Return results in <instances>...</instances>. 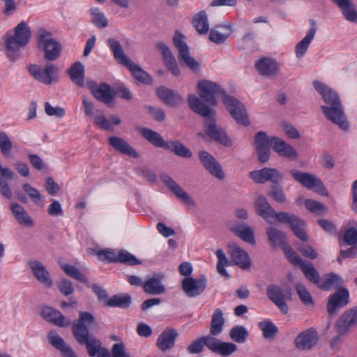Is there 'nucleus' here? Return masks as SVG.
Wrapping results in <instances>:
<instances>
[{
    "instance_id": "ddd939ff",
    "label": "nucleus",
    "mask_w": 357,
    "mask_h": 357,
    "mask_svg": "<svg viewBox=\"0 0 357 357\" xmlns=\"http://www.w3.org/2000/svg\"><path fill=\"white\" fill-rule=\"evenodd\" d=\"M349 302V290L344 287H341L334 294L330 295L327 303V312L330 315L327 328H329L333 319V316L336 312L345 307Z\"/></svg>"
},
{
    "instance_id": "5701e85b",
    "label": "nucleus",
    "mask_w": 357,
    "mask_h": 357,
    "mask_svg": "<svg viewBox=\"0 0 357 357\" xmlns=\"http://www.w3.org/2000/svg\"><path fill=\"white\" fill-rule=\"evenodd\" d=\"M160 178L168 189L185 204L190 206L195 205L194 200L189 194L184 191L170 176L167 174H162Z\"/></svg>"
},
{
    "instance_id": "2eb2a0df",
    "label": "nucleus",
    "mask_w": 357,
    "mask_h": 357,
    "mask_svg": "<svg viewBox=\"0 0 357 357\" xmlns=\"http://www.w3.org/2000/svg\"><path fill=\"white\" fill-rule=\"evenodd\" d=\"M357 328V306L344 311L334 325L336 333L348 334Z\"/></svg>"
},
{
    "instance_id": "a19ab883",
    "label": "nucleus",
    "mask_w": 357,
    "mask_h": 357,
    "mask_svg": "<svg viewBox=\"0 0 357 357\" xmlns=\"http://www.w3.org/2000/svg\"><path fill=\"white\" fill-rule=\"evenodd\" d=\"M67 73L75 84L81 87L84 86V66L80 61L74 63Z\"/></svg>"
},
{
    "instance_id": "f03ea898",
    "label": "nucleus",
    "mask_w": 357,
    "mask_h": 357,
    "mask_svg": "<svg viewBox=\"0 0 357 357\" xmlns=\"http://www.w3.org/2000/svg\"><path fill=\"white\" fill-rule=\"evenodd\" d=\"M313 86L321 95L326 104L321 107L325 117L333 123L337 125L340 129L348 130L349 123L347 121L342 100L337 91L317 80L313 82Z\"/></svg>"
},
{
    "instance_id": "4468645a",
    "label": "nucleus",
    "mask_w": 357,
    "mask_h": 357,
    "mask_svg": "<svg viewBox=\"0 0 357 357\" xmlns=\"http://www.w3.org/2000/svg\"><path fill=\"white\" fill-rule=\"evenodd\" d=\"M185 36L176 31L173 38V43L178 50V59L181 62L185 63L192 70L199 68V64L190 55L189 48L184 40Z\"/></svg>"
},
{
    "instance_id": "aec40b11",
    "label": "nucleus",
    "mask_w": 357,
    "mask_h": 357,
    "mask_svg": "<svg viewBox=\"0 0 357 357\" xmlns=\"http://www.w3.org/2000/svg\"><path fill=\"white\" fill-rule=\"evenodd\" d=\"M228 249L232 261L236 266L244 271L250 268L252 261L247 252L233 242L228 244Z\"/></svg>"
},
{
    "instance_id": "58836bf2",
    "label": "nucleus",
    "mask_w": 357,
    "mask_h": 357,
    "mask_svg": "<svg viewBox=\"0 0 357 357\" xmlns=\"http://www.w3.org/2000/svg\"><path fill=\"white\" fill-rule=\"evenodd\" d=\"M231 231L243 241L251 245L255 244L253 229L246 223L243 222L231 228Z\"/></svg>"
},
{
    "instance_id": "9b49d317",
    "label": "nucleus",
    "mask_w": 357,
    "mask_h": 357,
    "mask_svg": "<svg viewBox=\"0 0 357 357\" xmlns=\"http://www.w3.org/2000/svg\"><path fill=\"white\" fill-rule=\"evenodd\" d=\"M29 73L38 82L46 85L56 83L58 79V68L51 63H48L44 68L37 65H31Z\"/></svg>"
},
{
    "instance_id": "69168bd1",
    "label": "nucleus",
    "mask_w": 357,
    "mask_h": 357,
    "mask_svg": "<svg viewBox=\"0 0 357 357\" xmlns=\"http://www.w3.org/2000/svg\"><path fill=\"white\" fill-rule=\"evenodd\" d=\"M45 112L47 115L54 116L58 118H63L66 114V111L61 107H52L48 102L45 103Z\"/></svg>"
},
{
    "instance_id": "412c9836",
    "label": "nucleus",
    "mask_w": 357,
    "mask_h": 357,
    "mask_svg": "<svg viewBox=\"0 0 357 357\" xmlns=\"http://www.w3.org/2000/svg\"><path fill=\"white\" fill-rule=\"evenodd\" d=\"M198 155L202 164L211 175L221 180L225 177L220 162L211 153L199 151Z\"/></svg>"
},
{
    "instance_id": "f3484780",
    "label": "nucleus",
    "mask_w": 357,
    "mask_h": 357,
    "mask_svg": "<svg viewBox=\"0 0 357 357\" xmlns=\"http://www.w3.org/2000/svg\"><path fill=\"white\" fill-rule=\"evenodd\" d=\"M207 286L206 276L201 275L199 279L188 277L183 279L181 287L183 292L189 298H194L201 295Z\"/></svg>"
},
{
    "instance_id": "1a4fd4ad",
    "label": "nucleus",
    "mask_w": 357,
    "mask_h": 357,
    "mask_svg": "<svg viewBox=\"0 0 357 357\" xmlns=\"http://www.w3.org/2000/svg\"><path fill=\"white\" fill-rule=\"evenodd\" d=\"M224 104L231 116L238 124L244 126L250 125L246 109L241 101L233 96L225 95Z\"/></svg>"
},
{
    "instance_id": "b1692460",
    "label": "nucleus",
    "mask_w": 357,
    "mask_h": 357,
    "mask_svg": "<svg viewBox=\"0 0 357 357\" xmlns=\"http://www.w3.org/2000/svg\"><path fill=\"white\" fill-rule=\"evenodd\" d=\"M266 296L284 314L288 313L289 308L286 303V296L281 287L275 284H270L266 289Z\"/></svg>"
},
{
    "instance_id": "09e8293b",
    "label": "nucleus",
    "mask_w": 357,
    "mask_h": 357,
    "mask_svg": "<svg viewBox=\"0 0 357 357\" xmlns=\"http://www.w3.org/2000/svg\"><path fill=\"white\" fill-rule=\"evenodd\" d=\"M248 331L243 326H234L229 331L230 338L237 343H244L248 337Z\"/></svg>"
},
{
    "instance_id": "bb28decb",
    "label": "nucleus",
    "mask_w": 357,
    "mask_h": 357,
    "mask_svg": "<svg viewBox=\"0 0 357 357\" xmlns=\"http://www.w3.org/2000/svg\"><path fill=\"white\" fill-rule=\"evenodd\" d=\"M28 266L37 280L45 287L50 288L52 286V281L44 265L38 260H30Z\"/></svg>"
},
{
    "instance_id": "4d7b16f0",
    "label": "nucleus",
    "mask_w": 357,
    "mask_h": 357,
    "mask_svg": "<svg viewBox=\"0 0 357 357\" xmlns=\"http://www.w3.org/2000/svg\"><path fill=\"white\" fill-rule=\"evenodd\" d=\"M280 248L284 251L285 257L292 264L299 266L304 261L287 243Z\"/></svg>"
},
{
    "instance_id": "6ab92c4d",
    "label": "nucleus",
    "mask_w": 357,
    "mask_h": 357,
    "mask_svg": "<svg viewBox=\"0 0 357 357\" xmlns=\"http://www.w3.org/2000/svg\"><path fill=\"white\" fill-rule=\"evenodd\" d=\"M319 340L317 329L310 327L300 333L294 340L295 347L303 351H310L314 348Z\"/></svg>"
},
{
    "instance_id": "c85d7f7f",
    "label": "nucleus",
    "mask_w": 357,
    "mask_h": 357,
    "mask_svg": "<svg viewBox=\"0 0 357 357\" xmlns=\"http://www.w3.org/2000/svg\"><path fill=\"white\" fill-rule=\"evenodd\" d=\"M108 140L109 145L116 151L134 158L140 157V154L124 139L113 136L109 137Z\"/></svg>"
},
{
    "instance_id": "8fccbe9b",
    "label": "nucleus",
    "mask_w": 357,
    "mask_h": 357,
    "mask_svg": "<svg viewBox=\"0 0 357 357\" xmlns=\"http://www.w3.org/2000/svg\"><path fill=\"white\" fill-rule=\"evenodd\" d=\"M215 255L218 259L217 264V270L218 273L225 278H229V275L225 267L230 266L231 264V262L228 260V259L226 257V255L225 254L222 249H218L215 252Z\"/></svg>"
},
{
    "instance_id": "13d9d810",
    "label": "nucleus",
    "mask_w": 357,
    "mask_h": 357,
    "mask_svg": "<svg viewBox=\"0 0 357 357\" xmlns=\"http://www.w3.org/2000/svg\"><path fill=\"white\" fill-rule=\"evenodd\" d=\"M296 292L301 300L302 303L305 305H313L314 301L310 292L303 284H297L296 286Z\"/></svg>"
},
{
    "instance_id": "4be33fe9",
    "label": "nucleus",
    "mask_w": 357,
    "mask_h": 357,
    "mask_svg": "<svg viewBox=\"0 0 357 357\" xmlns=\"http://www.w3.org/2000/svg\"><path fill=\"white\" fill-rule=\"evenodd\" d=\"M255 208L257 215L264 218L267 222L272 224L278 220V212H276L270 205L267 199L261 195L258 197Z\"/></svg>"
},
{
    "instance_id": "a878e982",
    "label": "nucleus",
    "mask_w": 357,
    "mask_h": 357,
    "mask_svg": "<svg viewBox=\"0 0 357 357\" xmlns=\"http://www.w3.org/2000/svg\"><path fill=\"white\" fill-rule=\"evenodd\" d=\"M238 347L232 342H222L220 339L211 336L209 350L222 357H227L234 354Z\"/></svg>"
},
{
    "instance_id": "3c124183",
    "label": "nucleus",
    "mask_w": 357,
    "mask_h": 357,
    "mask_svg": "<svg viewBox=\"0 0 357 357\" xmlns=\"http://www.w3.org/2000/svg\"><path fill=\"white\" fill-rule=\"evenodd\" d=\"M268 196L279 204H284L287 197L280 183L271 185Z\"/></svg>"
},
{
    "instance_id": "864d4df0",
    "label": "nucleus",
    "mask_w": 357,
    "mask_h": 357,
    "mask_svg": "<svg viewBox=\"0 0 357 357\" xmlns=\"http://www.w3.org/2000/svg\"><path fill=\"white\" fill-rule=\"evenodd\" d=\"M118 263L123 264L127 266H135L142 264V261L126 250H119Z\"/></svg>"
},
{
    "instance_id": "7c9ffc66",
    "label": "nucleus",
    "mask_w": 357,
    "mask_h": 357,
    "mask_svg": "<svg viewBox=\"0 0 357 357\" xmlns=\"http://www.w3.org/2000/svg\"><path fill=\"white\" fill-rule=\"evenodd\" d=\"M49 342L56 349L61 352L63 357H77L73 349L66 344L63 339L54 331L48 333Z\"/></svg>"
},
{
    "instance_id": "0eeeda50",
    "label": "nucleus",
    "mask_w": 357,
    "mask_h": 357,
    "mask_svg": "<svg viewBox=\"0 0 357 357\" xmlns=\"http://www.w3.org/2000/svg\"><path fill=\"white\" fill-rule=\"evenodd\" d=\"M38 45L43 47L44 59L50 61L56 60L61 54V45L52 38L51 32L43 27L38 29Z\"/></svg>"
},
{
    "instance_id": "f8f14e48",
    "label": "nucleus",
    "mask_w": 357,
    "mask_h": 357,
    "mask_svg": "<svg viewBox=\"0 0 357 357\" xmlns=\"http://www.w3.org/2000/svg\"><path fill=\"white\" fill-rule=\"evenodd\" d=\"M292 177L302 184L304 187L309 189H314L319 194L328 196V192L324 183L319 178L307 172H301L296 169H291L290 172Z\"/></svg>"
},
{
    "instance_id": "9d476101",
    "label": "nucleus",
    "mask_w": 357,
    "mask_h": 357,
    "mask_svg": "<svg viewBox=\"0 0 357 357\" xmlns=\"http://www.w3.org/2000/svg\"><path fill=\"white\" fill-rule=\"evenodd\" d=\"M277 221L288 225L298 238L303 241H307V234L303 229L305 222L298 216L287 212L280 211L278 212Z\"/></svg>"
},
{
    "instance_id": "20e7f679",
    "label": "nucleus",
    "mask_w": 357,
    "mask_h": 357,
    "mask_svg": "<svg viewBox=\"0 0 357 357\" xmlns=\"http://www.w3.org/2000/svg\"><path fill=\"white\" fill-rule=\"evenodd\" d=\"M253 145L261 163H265L269 160L270 148H272L282 157L290 160H296L298 158V153L292 146L278 137H269L264 131H259L255 134Z\"/></svg>"
},
{
    "instance_id": "a18cd8bd",
    "label": "nucleus",
    "mask_w": 357,
    "mask_h": 357,
    "mask_svg": "<svg viewBox=\"0 0 357 357\" xmlns=\"http://www.w3.org/2000/svg\"><path fill=\"white\" fill-rule=\"evenodd\" d=\"M211 343V335L202 336L194 340L187 347V351L190 354H201L206 346L209 349Z\"/></svg>"
},
{
    "instance_id": "680f3d73",
    "label": "nucleus",
    "mask_w": 357,
    "mask_h": 357,
    "mask_svg": "<svg viewBox=\"0 0 357 357\" xmlns=\"http://www.w3.org/2000/svg\"><path fill=\"white\" fill-rule=\"evenodd\" d=\"M100 260L109 263H118L119 254L116 255L113 250L102 249L97 252Z\"/></svg>"
},
{
    "instance_id": "393cba45",
    "label": "nucleus",
    "mask_w": 357,
    "mask_h": 357,
    "mask_svg": "<svg viewBox=\"0 0 357 357\" xmlns=\"http://www.w3.org/2000/svg\"><path fill=\"white\" fill-rule=\"evenodd\" d=\"M156 92L162 102L172 107L178 106L184 101L183 97L181 94L166 86L158 87Z\"/></svg>"
},
{
    "instance_id": "7ed1b4c3",
    "label": "nucleus",
    "mask_w": 357,
    "mask_h": 357,
    "mask_svg": "<svg viewBox=\"0 0 357 357\" xmlns=\"http://www.w3.org/2000/svg\"><path fill=\"white\" fill-rule=\"evenodd\" d=\"M189 107L195 113L204 118V128L205 133L214 142L225 147H230L233 144L231 139L226 131L216 124L215 118V112L208 107L195 94H190L188 97Z\"/></svg>"
},
{
    "instance_id": "e2e57ef3",
    "label": "nucleus",
    "mask_w": 357,
    "mask_h": 357,
    "mask_svg": "<svg viewBox=\"0 0 357 357\" xmlns=\"http://www.w3.org/2000/svg\"><path fill=\"white\" fill-rule=\"evenodd\" d=\"M344 241L346 245L354 246L357 243V229L349 227L344 234Z\"/></svg>"
},
{
    "instance_id": "473e14b6",
    "label": "nucleus",
    "mask_w": 357,
    "mask_h": 357,
    "mask_svg": "<svg viewBox=\"0 0 357 357\" xmlns=\"http://www.w3.org/2000/svg\"><path fill=\"white\" fill-rule=\"evenodd\" d=\"M255 68L262 76H272L277 73L278 65L275 59L263 57L255 63Z\"/></svg>"
},
{
    "instance_id": "603ef678",
    "label": "nucleus",
    "mask_w": 357,
    "mask_h": 357,
    "mask_svg": "<svg viewBox=\"0 0 357 357\" xmlns=\"http://www.w3.org/2000/svg\"><path fill=\"white\" fill-rule=\"evenodd\" d=\"M90 13L92 15V22L96 26L100 29L107 26L108 20L98 8H91Z\"/></svg>"
},
{
    "instance_id": "c03bdc74",
    "label": "nucleus",
    "mask_w": 357,
    "mask_h": 357,
    "mask_svg": "<svg viewBox=\"0 0 357 357\" xmlns=\"http://www.w3.org/2000/svg\"><path fill=\"white\" fill-rule=\"evenodd\" d=\"M225 324V318L220 308L215 310L211 319L210 333L211 336H215L219 335L222 331Z\"/></svg>"
},
{
    "instance_id": "f704fd0d",
    "label": "nucleus",
    "mask_w": 357,
    "mask_h": 357,
    "mask_svg": "<svg viewBox=\"0 0 357 357\" xmlns=\"http://www.w3.org/2000/svg\"><path fill=\"white\" fill-rule=\"evenodd\" d=\"M310 22L311 27L308 33L296 46V55L298 58H301L305 54L317 32L315 21L311 19Z\"/></svg>"
},
{
    "instance_id": "cd10ccee",
    "label": "nucleus",
    "mask_w": 357,
    "mask_h": 357,
    "mask_svg": "<svg viewBox=\"0 0 357 357\" xmlns=\"http://www.w3.org/2000/svg\"><path fill=\"white\" fill-rule=\"evenodd\" d=\"M41 316L48 322L59 327H66L70 324V321L67 319L59 310L49 306L42 308Z\"/></svg>"
},
{
    "instance_id": "72a5a7b5",
    "label": "nucleus",
    "mask_w": 357,
    "mask_h": 357,
    "mask_svg": "<svg viewBox=\"0 0 357 357\" xmlns=\"http://www.w3.org/2000/svg\"><path fill=\"white\" fill-rule=\"evenodd\" d=\"M341 10L344 17L349 22H357L356 5L351 0H332Z\"/></svg>"
},
{
    "instance_id": "0e129e2a",
    "label": "nucleus",
    "mask_w": 357,
    "mask_h": 357,
    "mask_svg": "<svg viewBox=\"0 0 357 357\" xmlns=\"http://www.w3.org/2000/svg\"><path fill=\"white\" fill-rule=\"evenodd\" d=\"M57 287L64 296L70 295L75 291L73 283L68 279H61L57 282Z\"/></svg>"
},
{
    "instance_id": "6e6d98bb",
    "label": "nucleus",
    "mask_w": 357,
    "mask_h": 357,
    "mask_svg": "<svg viewBox=\"0 0 357 357\" xmlns=\"http://www.w3.org/2000/svg\"><path fill=\"white\" fill-rule=\"evenodd\" d=\"M61 268L66 274L72 278H74L84 284L88 282L87 278L84 274H82L75 266L69 264H64L61 266Z\"/></svg>"
},
{
    "instance_id": "de8ad7c7",
    "label": "nucleus",
    "mask_w": 357,
    "mask_h": 357,
    "mask_svg": "<svg viewBox=\"0 0 357 357\" xmlns=\"http://www.w3.org/2000/svg\"><path fill=\"white\" fill-rule=\"evenodd\" d=\"M131 303V296L128 294H123L114 295L107 301V305L112 307L128 308Z\"/></svg>"
},
{
    "instance_id": "4c0bfd02",
    "label": "nucleus",
    "mask_w": 357,
    "mask_h": 357,
    "mask_svg": "<svg viewBox=\"0 0 357 357\" xmlns=\"http://www.w3.org/2000/svg\"><path fill=\"white\" fill-rule=\"evenodd\" d=\"M10 209L15 218L20 225L28 227H33L34 223L33 220L21 205L18 204H11Z\"/></svg>"
},
{
    "instance_id": "37998d69",
    "label": "nucleus",
    "mask_w": 357,
    "mask_h": 357,
    "mask_svg": "<svg viewBox=\"0 0 357 357\" xmlns=\"http://www.w3.org/2000/svg\"><path fill=\"white\" fill-rule=\"evenodd\" d=\"M299 267L301 268L306 279L319 287L321 278L320 277L318 271L314 267V265L310 262L306 263L305 261H303Z\"/></svg>"
},
{
    "instance_id": "dca6fc26",
    "label": "nucleus",
    "mask_w": 357,
    "mask_h": 357,
    "mask_svg": "<svg viewBox=\"0 0 357 357\" xmlns=\"http://www.w3.org/2000/svg\"><path fill=\"white\" fill-rule=\"evenodd\" d=\"M86 86L96 100L106 105H109L114 101V90L107 83L102 82L98 84L93 80H87Z\"/></svg>"
},
{
    "instance_id": "a211bd4d",
    "label": "nucleus",
    "mask_w": 357,
    "mask_h": 357,
    "mask_svg": "<svg viewBox=\"0 0 357 357\" xmlns=\"http://www.w3.org/2000/svg\"><path fill=\"white\" fill-rule=\"evenodd\" d=\"M250 178L255 183L263 184L271 181L273 184L281 183L283 180V174L276 168L264 167L259 170H254L250 172Z\"/></svg>"
},
{
    "instance_id": "c9c22d12",
    "label": "nucleus",
    "mask_w": 357,
    "mask_h": 357,
    "mask_svg": "<svg viewBox=\"0 0 357 357\" xmlns=\"http://www.w3.org/2000/svg\"><path fill=\"white\" fill-rule=\"evenodd\" d=\"M268 239L273 248H282L287 243L286 234L275 227H269L266 229Z\"/></svg>"
},
{
    "instance_id": "f257e3e1",
    "label": "nucleus",
    "mask_w": 357,
    "mask_h": 357,
    "mask_svg": "<svg viewBox=\"0 0 357 357\" xmlns=\"http://www.w3.org/2000/svg\"><path fill=\"white\" fill-rule=\"evenodd\" d=\"M89 328L98 331L100 326L91 313L80 311L79 319L74 321L72 325V332L75 340L79 344L86 346L91 357H111L109 350L102 347L101 341L90 335Z\"/></svg>"
},
{
    "instance_id": "2f4dec72",
    "label": "nucleus",
    "mask_w": 357,
    "mask_h": 357,
    "mask_svg": "<svg viewBox=\"0 0 357 357\" xmlns=\"http://www.w3.org/2000/svg\"><path fill=\"white\" fill-rule=\"evenodd\" d=\"M178 335L177 331L174 328H167L158 336L157 346L162 351L172 349Z\"/></svg>"
},
{
    "instance_id": "052dcab7",
    "label": "nucleus",
    "mask_w": 357,
    "mask_h": 357,
    "mask_svg": "<svg viewBox=\"0 0 357 357\" xmlns=\"http://www.w3.org/2000/svg\"><path fill=\"white\" fill-rule=\"evenodd\" d=\"M12 149L13 144L8 136L4 132H0V149L2 154L10 157Z\"/></svg>"
},
{
    "instance_id": "5fc2aeb1",
    "label": "nucleus",
    "mask_w": 357,
    "mask_h": 357,
    "mask_svg": "<svg viewBox=\"0 0 357 357\" xmlns=\"http://www.w3.org/2000/svg\"><path fill=\"white\" fill-rule=\"evenodd\" d=\"M259 328L262 331L266 339H272L278 333V327L271 321H263L259 323Z\"/></svg>"
},
{
    "instance_id": "c756f323",
    "label": "nucleus",
    "mask_w": 357,
    "mask_h": 357,
    "mask_svg": "<svg viewBox=\"0 0 357 357\" xmlns=\"http://www.w3.org/2000/svg\"><path fill=\"white\" fill-rule=\"evenodd\" d=\"M163 275L160 274L153 275L147 278L142 284L144 291L150 295H160L166 291L165 287L162 284Z\"/></svg>"
},
{
    "instance_id": "338daca9",
    "label": "nucleus",
    "mask_w": 357,
    "mask_h": 357,
    "mask_svg": "<svg viewBox=\"0 0 357 357\" xmlns=\"http://www.w3.org/2000/svg\"><path fill=\"white\" fill-rule=\"evenodd\" d=\"M22 188L26 194L33 200V202L38 203L43 199V196L40 192L35 188H33L28 183H24Z\"/></svg>"
},
{
    "instance_id": "6e6552de",
    "label": "nucleus",
    "mask_w": 357,
    "mask_h": 357,
    "mask_svg": "<svg viewBox=\"0 0 357 357\" xmlns=\"http://www.w3.org/2000/svg\"><path fill=\"white\" fill-rule=\"evenodd\" d=\"M197 89L199 91V96L204 100L203 103L210 106L218 105L217 96L226 95L224 90L215 82L209 80H202L198 82Z\"/></svg>"
},
{
    "instance_id": "774afa93",
    "label": "nucleus",
    "mask_w": 357,
    "mask_h": 357,
    "mask_svg": "<svg viewBox=\"0 0 357 357\" xmlns=\"http://www.w3.org/2000/svg\"><path fill=\"white\" fill-rule=\"evenodd\" d=\"M93 121L94 124L102 130L112 131L114 129L109 121L103 114L96 115Z\"/></svg>"
},
{
    "instance_id": "e433bc0d",
    "label": "nucleus",
    "mask_w": 357,
    "mask_h": 357,
    "mask_svg": "<svg viewBox=\"0 0 357 357\" xmlns=\"http://www.w3.org/2000/svg\"><path fill=\"white\" fill-rule=\"evenodd\" d=\"M140 132L142 137L155 147L166 149L168 141H165L156 131L150 128H143L141 129Z\"/></svg>"
},
{
    "instance_id": "ea45409f",
    "label": "nucleus",
    "mask_w": 357,
    "mask_h": 357,
    "mask_svg": "<svg viewBox=\"0 0 357 357\" xmlns=\"http://www.w3.org/2000/svg\"><path fill=\"white\" fill-rule=\"evenodd\" d=\"M343 283L344 280L341 276L335 273H330L321 278L319 288L324 291H329L332 288H338Z\"/></svg>"
},
{
    "instance_id": "79ce46f5",
    "label": "nucleus",
    "mask_w": 357,
    "mask_h": 357,
    "mask_svg": "<svg viewBox=\"0 0 357 357\" xmlns=\"http://www.w3.org/2000/svg\"><path fill=\"white\" fill-rule=\"evenodd\" d=\"M165 150L169 151L176 155L184 158H190L192 155V151L179 140L168 141Z\"/></svg>"
},
{
    "instance_id": "bf43d9fd",
    "label": "nucleus",
    "mask_w": 357,
    "mask_h": 357,
    "mask_svg": "<svg viewBox=\"0 0 357 357\" xmlns=\"http://www.w3.org/2000/svg\"><path fill=\"white\" fill-rule=\"evenodd\" d=\"M304 204L306 208L312 213L321 215L327 211V207L319 202L307 199L305 200Z\"/></svg>"
},
{
    "instance_id": "39448f33",
    "label": "nucleus",
    "mask_w": 357,
    "mask_h": 357,
    "mask_svg": "<svg viewBox=\"0 0 357 357\" xmlns=\"http://www.w3.org/2000/svg\"><path fill=\"white\" fill-rule=\"evenodd\" d=\"M107 43L112 52L114 58L121 65L126 67L132 73V75L138 82L149 85L152 83L151 76L138 64H135L125 54L123 47L119 40L109 38L107 40Z\"/></svg>"
},
{
    "instance_id": "423d86ee",
    "label": "nucleus",
    "mask_w": 357,
    "mask_h": 357,
    "mask_svg": "<svg viewBox=\"0 0 357 357\" xmlns=\"http://www.w3.org/2000/svg\"><path fill=\"white\" fill-rule=\"evenodd\" d=\"M31 36L30 28L24 21L15 27L13 34L9 32L6 34V54L11 61H15L19 57L20 48L28 44Z\"/></svg>"
},
{
    "instance_id": "49530a36",
    "label": "nucleus",
    "mask_w": 357,
    "mask_h": 357,
    "mask_svg": "<svg viewBox=\"0 0 357 357\" xmlns=\"http://www.w3.org/2000/svg\"><path fill=\"white\" fill-rule=\"evenodd\" d=\"M193 26L199 34H206L209 29L208 16L204 10L196 14L192 20Z\"/></svg>"
}]
</instances>
